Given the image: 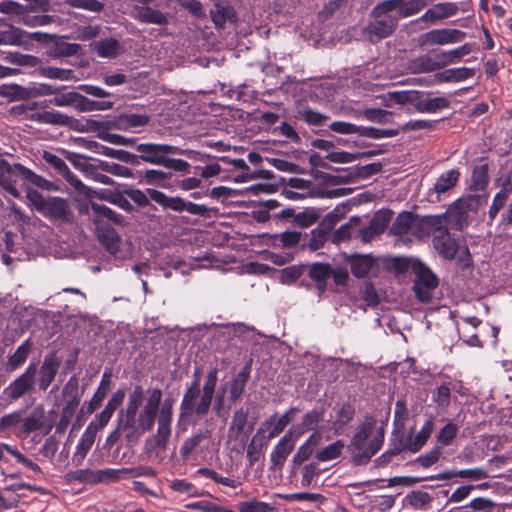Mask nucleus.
<instances>
[{
	"label": "nucleus",
	"mask_w": 512,
	"mask_h": 512,
	"mask_svg": "<svg viewBox=\"0 0 512 512\" xmlns=\"http://www.w3.org/2000/svg\"><path fill=\"white\" fill-rule=\"evenodd\" d=\"M148 392L149 397L138 416L133 414V425L120 426V423L118 424V429L126 432L125 437L129 443L137 442L145 432L150 431L154 426L162 399V391L155 388Z\"/></svg>",
	"instance_id": "obj_1"
},
{
	"label": "nucleus",
	"mask_w": 512,
	"mask_h": 512,
	"mask_svg": "<svg viewBox=\"0 0 512 512\" xmlns=\"http://www.w3.org/2000/svg\"><path fill=\"white\" fill-rule=\"evenodd\" d=\"M17 176L43 190L50 191L54 189L52 182L35 174L25 166L21 164L11 166L5 159L0 158V185L15 198L20 196L19 191L15 187L14 179Z\"/></svg>",
	"instance_id": "obj_2"
},
{
	"label": "nucleus",
	"mask_w": 512,
	"mask_h": 512,
	"mask_svg": "<svg viewBox=\"0 0 512 512\" xmlns=\"http://www.w3.org/2000/svg\"><path fill=\"white\" fill-rule=\"evenodd\" d=\"M374 429V423L366 422L355 433L350 445L352 459L355 464L360 465L368 462L381 448L384 439L383 432L378 431L372 437Z\"/></svg>",
	"instance_id": "obj_3"
},
{
	"label": "nucleus",
	"mask_w": 512,
	"mask_h": 512,
	"mask_svg": "<svg viewBox=\"0 0 512 512\" xmlns=\"http://www.w3.org/2000/svg\"><path fill=\"white\" fill-rule=\"evenodd\" d=\"M407 266L413 269L416 276L413 286L416 298L423 303L430 302L438 285L436 275L418 259H407Z\"/></svg>",
	"instance_id": "obj_4"
},
{
	"label": "nucleus",
	"mask_w": 512,
	"mask_h": 512,
	"mask_svg": "<svg viewBox=\"0 0 512 512\" xmlns=\"http://www.w3.org/2000/svg\"><path fill=\"white\" fill-rule=\"evenodd\" d=\"M26 197L29 204L44 216L54 220L68 219L69 208L65 200L56 197L45 198L34 189H29Z\"/></svg>",
	"instance_id": "obj_5"
},
{
	"label": "nucleus",
	"mask_w": 512,
	"mask_h": 512,
	"mask_svg": "<svg viewBox=\"0 0 512 512\" xmlns=\"http://www.w3.org/2000/svg\"><path fill=\"white\" fill-rule=\"evenodd\" d=\"M466 37V33L455 28H440L430 30L418 38V43L422 47L434 45H449L462 42Z\"/></svg>",
	"instance_id": "obj_6"
},
{
	"label": "nucleus",
	"mask_w": 512,
	"mask_h": 512,
	"mask_svg": "<svg viewBox=\"0 0 512 512\" xmlns=\"http://www.w3.org/2000/svg\"><path fill=\"white\" fill-rule=\"evenodd\" d=\"M424 6L422 0H386L377 4L378 14L392 13L397 21L418 13Z\"/></svg>",
	"instance_id": "obj_7"
},
{
	"label": "nucleus",
	"mask_w": 512,
	"mask_h": 512,
	"mask_svg": "<svg viewBox=\"0 0 512 512\" xmlns=\"http://www.w3.org/2000/svg\"><path fill=\"white\" fill-rule=\"evenodd\" d=\"M330 130L335 133L342 135H353L357 134L362 137H368L372 139L388 138L396 135V131L383 130L373 127L357 126L350 122L345 121H334L329 125Z\"/></svg>",
	"instance_id": "obj_8"
},
{
	"label": "nucleus",
	"mask_w": 512,
	"mask_h": 512,
	"mask_svg": "<svg viewBox=\"0 0 512 512\" xmlns=\"http://www.w3.org/2000/svg\"><path fill=\"white\" fill-rule=\"evenodd\" d=\"M37 373V364L32 362L26 370L9 384L3 391V394L10 400H17L30 391L35 382Z\"/></svg>",
	"instance_id": "obj_9"
},
{
	"label": "nucleus",
	"mask_w": 512,
	"mask_h": 512,
	"mask_svg": "<svg viewBox=\"0 0 512 512\" xmlns=\"http://www.w3.org/2000/svg\"><path fill=\"white\" fill-rule=\"evenodd\" d=\"M377 5L372 10L374 22L366 28L371 41L386 38L396 29L398 21L392 13L378 14Z\"/></svg>",
	"instance_id": "obj_10"
},
{
	"label": "nucleus",
	"mask_w": 512,
	"mask_h": 512,
	"mask_svg": "<svg viewBox=\"0 0 512 512\" xmlns=\"http://www.w3.org/2000/svg\"><path fill=\"white\" fill-rule=\"evenodd\" d=\"M136 150L140 153L141 160L154 165H163L166 156L180 153L178 147L155 143L138 144Z\"/></svg>",
	"instance_id": "obj_11"
},
{
	"label": "nucleus",
	"mask_w": 512,
	"mask_h": 512,
	"mask_svg": "<svg viewBox=\"0 0 512 512\" xmlns=\"http://www.w3.org/2000/svg\"><path fill=\"white\" fill-rule=\"evenodd\" d=\"M43 159L46 163L55 168L78 192L85 196L91 195V189L85 186L84 183L77 178L63 159L50 152H45L43 154Z\"/></svg>",
	"instance_id": "obj_12"
},
{
	"label": "nucleus",
	"mask_w": 512,
	"mask_h": 512,
	"mask_svg": "<svg viewBox=\"0 0 512 512\" xmlns=\"http://www.w3.org/2000/svg\"><path fill=\"white\" fill-rule=\"evenodd\" d=\"M172 403L165 401L160 408L158 428L154 439L153 448L165 449L171 435Z\"/></svg>",
	"instance_id": "obj_13"
},
{
	"label": "nucleus",
	"mask_w": 512,
	"mask_h": 512,
	"mask_svg": "<svg viewBox=\"0 0 512 512\" xmlns=\"http://www.w3.org/2000/svg\"><path fill=\"white\" fill-rule=\"evenodd\" d=\"M86 98L77 92H67L56 95L54 98L45 100L43 102H31L19 105L20 109L24 111L36 110L38 108H46L48 105H55L58 107L79 106L84 103Z\"/></svg>",
	"instance_id": "obj_14"
},
{
	"label": "nucleus",
	"mask_w": 512,
	"mask_h": 512,
	"mask_svg": "<svg viewBox=\"0 0 512 512\" xmlns=\"http://www.w3.org/2000/svg\"><path fill=\"white\" fill-rule=\"evenodd\" d=\"M432 243L433 247L442 258L451 260L455 257L458 246L455 239L448 232V228L445 227V224L441 225V227L435 231Z\"/></svg>",
	"instance_id": "obj_15"
},
{
	"label": "nucleus",
	"mask_w": 512,
	"mask_h": 512,
	"mask_svg": "<svg viewBox=\"0 0 512 512\" xmlns=\"http://www.w3.org/2000/svg\"><path fill=\"white\" fill-rule=\"evenodd\" d=\"M445 224L442 216L430 215L420 217L414 215L411 235L417 239H424L430 234L434 235L435 231Z\"/></svg>",
	"instance_id": "obj_16"
},
{
	"label": "nucleus",
	"mask_w": 512,
	"mask_h": 512,
	"mask_svg": "<svg viewBox=\"0 0 512 512\" xmlns=\"http://www.w3.org/2000/svg\"><path fill=\"white\" fill-rule=\"evenodd\" d=\"M15 109L19 111V113H25L27 114V117L35 122L41 123V124H50V125H59V126H68L70 125L72 118L59 112V111H24L23 109H20L19 106H17Z\"/></svg>",
	"instance_id": "obj_17"
},
{
	"label": "nucleus",
	"mask_w": 512,
	"mask_h": 512,
	"mask_svg": "<svg viewBox=\"0 0 512 512\" xmlns=\"http://www.w3.org/2000/svg\"><path fill=\"white\" fill-rule=\"evenodd\" d=\"M440 216L444 218L445 227L450 225L457 230H462L467 225V205L464 201L457 200Z\"/></svg>",
	"instance_id": "obj_18"
},
{
	"label": "nucleus",
	"mask_w": 512,
	"mask_h": 512,
	"mask_svg": "<svg viewBox=\"0 0 512 512\" xmlns=\"http://www.w3.org/2000/svg\"><path fill=\"white\" fill-rule=\"evenodd\" d=\"M458 12V6L455 3L452 2H442L434 4L432 7H430L422 16L421 20L429 23L434 24L438 21L450 18L454 15H456Z\"/></svg>",
	"instance_id": "obj_19"
},
{
	"label": "nucleus",
	"mask_w": 512,
	"mask_h": 512,
	"mask_svg": "<svg viewBox=\"0 0 512 512\" xmlns=\"http://www.w3.org/2000/svg\"><path fill=\"white\" fill-rule=\"evenodd\" d=\"M60 367V360L55 353L45 356L39 370V388L46 390L54 381Z\"/></svg>",
	"instance_id": "obj_20"
},
{
	"label": "nucleus",
	"mask_w": 512,
	"mask_h": 512,
	"mask_svg": "<svg viewBox=\"0 0 512 512\" xmlns=\"http://www.w3.org/2000/svg\"><path fill=\"white\" fill-rule=\"evenodd\" d=\"M295 446L292 431H288L273 448L270 459L273 467H282Z\"/></svg>",
	"instance_id": "obj_21"
},
{
	"label": "nucleus",
	"mask_w": 512,
	"mask_h": 512,
	"mask_svg": "<svg viewBox=\"0 0 512 512\" xmlns=\"http://www.w3.org/2000/svg\"><path fill=\"white\" fill-rule=\"evenodd\" d=\"M460 177V172L457 169H451L443 172L435 181L433 188L429 191V197L436 195L439 200L442 194L449 192L453 189Z\"/></svg>",
	"instance_id": "obj_22"
},
{
	"label": "nucleus",
	"mask_w": 512,
	"mask_h": 512,
	"mask_svg": "<svg viewBox=\"0 0 512 512\" xmlns=\"http://www.w3.org/2000/svg\"><path fill=\"white\" fill-rule=\"evenodd\" d=\"M132 15L142 23L155 25H165L168 23V16L166 14L147 5L135 6Z\"/></svg>",
	"instance_id": "obj_23"
},
{
	"label": "nucleus",
	"mask_w": 512,
	"mask_h": 512,
	"mask_svg": "<svg viewBox=\"0 0 512 512\" xmlns=\"http://www.w3.org/2000/svg\"><path fill=\"white\" fill-rule=\"evenodd\" d=\"M45 420V411L42 407H35L29 414L23 410L21 435L27 436L40 429Z\"/></svg>",
	"instance_id": "obj_24"
},
{
	"label": "nucleus",
	"mask_w": 512,
	"mask_h": 512,
	"mask_svg": "<svg viewBox=\"0 0 512 512\" xmlns=\"http://www.w3.org/2000/svg\"><path fill=\"white\" fill-rule=\"evenodd\" d=\"M297 411L298 410L296 408H290L282 416H277L276 414H274L271 417H269L263 423V426L265 427L268 433V439H273L276 436H278L291 421V415L296 413Z\"/></svg>",
	"instance_id": "obj_25"
},
{
	"label": "nucleus",
	"mask_w": 512,
	"mask_h": 512,
	"mask_svg": "<svg viewBox=\"0 0 512 512\" xmlns=\"http://www.w3.org/2000/svg\"><path fill=\"white\" fill-rule=\"evenodd\" d=\"M143 393V388L141 386H136L134 388L133 392L129 396L126 410L120 416V426L133 425V414H137L138 412V408L142 403Z\"/></svg>",
	"instance_id": "obj_26"
},
{
	"label": "nucleus",
	"mask_w": 512,
	"mask_h": 512,
	"mask_svg": "<svg viewBox=\"0 0 512 512\" xmlns=\"http://www.w3.org/2000/svg\"><path fill=\"white\" fill-rule=\"evenodd\" d=\"M453 476H458L460 478L469 479V480H481L486 478L487 472L482 468H472V469H462L455 471H444L437 475H431L424 480H449Z\"/></svg>",
	"instance_id": "obj_27"
},
{
	"label": "nucleus",
	"mask_w": 512,
	"mask_h": 512,
	"mask_svg": "<svg viewBox=\"0 0 512 512\" xmlns=\"http://www.w3.org/2000/svg\"><path fill=\"white\" fill-rule=\"evenodd\" d=\"M148 193L153 201L165 208H169L177 212L185 211L186 201L180 197H169L163 192L154 189L148 190Z\"/></svg>",
	"instance_id": "obj_28"
},
{
	"label": "nucleus",
	"mask_w": 512,
	"mask_h": 512,
	"mask_svg": "<svg viewBox=\"0 0 512 512\" xmlns=\"http://www.w3.org/2000/svg\"><path fill=\"white\" fill-rule=\"evenodd\" d=\"M434 430V423L431 419L425 421L419 432L407 443V449L413 453L418 452L427 442Z\"/></svg>",
	"instance_id": "obj_29"
},
{
	"label": "nucleus",
	"mask_w": 512,
	"mask_h": 512,
	"mask_svg": "<svg viewBox=\"0 0 512 512\" xmlns=\"http://www.w3.org/2000/svg\"><path fill=\"white\" fill-rule=\"evenodd\" d=\"M449 100L445 97H426L417 99L415 109L421 113H435L449 107Z\"/></svg>",
	"instance_id": "obj_30"
},
{
	"label": "nucleus",
	"mask_w": 512,
	"mask_h": 512,
	"mask_svg": "<svg viewBox=\"0 0 512 512\" xmlns=\"http://www.w3.org/2000/svg\"><path fill=\"white\" fill-rule=\"evenodd\" d=\"M110 384H111V372L105 371L102 375V379L100 382V385L94 395L92 396L91 400L89 401L87 412L89 414L93 413L101 404V402L106 397L107 393L110 390Z\"/></svg>",
	"instance_id": "obj_31"
},
{
	"label": "nucleus",
	"mask_w": 512,
	"mask_h": 512,
	"mask_svg": "<svg viewBox=\"0 0 512 512\" xmlns=\"http://www.w3.org/2000/svg\"><path fill=\"white\" fill-rule=\"evenodd\" d=\"M88 147L97 149L96 152L104 156L118 159L127 163H133L136 159V156L128 151L102 146L95 141H90Z\"/></svg>",
	"instance_id": "obj_32"
},
{
	"label": "nucleus",
	"mask_w": 512,
	"mask_h": 512,
	"mask_svg": "<svg viewBox=\"0 0 512 512\" xmlns=\"http://www.w3.org/2000/svg\"><path fill=\"white\" fill-rule=\"evenodd\" d=\"M380 169H381L380 164L372 163V164H368V165L361 167L357 173L348 172L344 175L329 176V179L334 184L349 183L357 175L367 177L372 174L378 173L380 171Z\"/></svg>",
	"instance_id": "obj_33"
},
{
	"label": "nucleus",
	"mask_w": 512,
	"mask_h": 512,
	"mask_svg": "<svg viewBox=\"0 0 512 512\" xmlns=\"http://www.w3.org/2000/svg\"><path fill=\"white\" fill-rule=\"evenodd\" d=\"M475 71L473 68L459 67L451 68L438 74V80L440 82H461L473 77Z\"/></svg>",
	"instance_id": "obj_34"
},
{
	"label": "nucleus",
	"mask_w": 512,
	"mask_h": 512,
	"mask_svg": "<svg viewBox=\"0 0 512 512\" xmlns=\"http://www.w3.org/2000/svg\"><path fill=\"white\" fill-rule=\"evenodd\" d=\"M96 435L97 433H95L94 426L88 425L76 446V457H79L80 459H84L86 457L95 442Z\"/></svg>",
	"instance_id": "obj_35"
},
{
	"label": "nucleus",
	"mask_w": 512,
	"mask_h": 512,
	"mask_svg": "<svg viewBox=\"0 0 512 512\" xmlns=\"http://www.w3.org/2000/svg\"><path fill=\"white\" fill-rule=\"evenodd\" d=\"M407 69L413 74L429 73L435 71L430 53L422 54L410 59L407 63Z\"/></svg>",
	"instance_id": "obj_36"
},
{
	"label": "nucleus",
	"mask_w": 512,
	"mask_h": 512,
	"mask_svg": "<svg viewBox=\"0 0 512 512\" xmlns=\"http://www.w3.org/2000/svg\"><path fill=\"white\" fill-rule=\"evenodd\" d=\"M95 51L100 57L113 58L121 52V45L116 39L106 38L95 43Z\"/></svg>",
	"instance_id": "obj_37"
},
{
	"label": "nucleus",
	"mask_w": 512,
	"mask_h": 512,
	"mask_svg": "<svg viewBox=\"0 0 512 512\" xmlns=\"http://www.w3.org/2000/svg\"><path fill=\"white\" fill-rule=\"evenodd\" d=\"M321 435L313 433L298 449L293 457L295 463L301 464L306 461L313 453L314 448L319 444Z\"/></svg>",
	"instance_id": "obj_38"
},
{
	"label": "nucleus",
	"mask_w": 512,
	"mask_h": 512,
	"mask_svg": "<svg viewBox=\"0 0 512 512\" xmlns=\"http://www.w3.org/2000/svg\"><path fill=\"white\" fill-rule=\"evenodd\" d=\"M413 219L414 214L410 212L400 213L391 226V233L399 236L411 234Z\"/></svg>",
	"instance_id": "obj_39"
},
{
	"label": "nucleus",
	"mask_w": 512,
	"mask_h": 512,
	"mask_svg": "<svg viewBox=\"0 0 512 512\" xmlns=\"http://www.w3.org/2000/svg\"><path fill=\"white\" fill-rule=\"evenodd\" d=\"M22 416L23 410H17L12 413L3 415L0 418V430H13L18 435H21Z\"/></svg>",
	"instance_id": "obj_40"
},
{
	"label": "nucleus",
	"mask_w": 512,
	"mask_h": 512,
	"mask_svg": "<svg viewBox=\"0 0 512 512\" xmlns=\"http://www.w3.org/2000/svg\"><path fill=\"white\" fill-rule=\"evenodd\" d=\"M31 351V344L29 340L24 341L16 351L9 357L7 366L11 371L16 370L26 361Z\"/></svg>",
	"instance_id": "obj_41"
},
{
	"label": "nucleus",
	"mask_w": 512,
	"mask_h": 512,
	"mask_svg": "<svg viewBox=\"0 0 512 512\" xmlns=\"http://www.w3.org/2000/svg\"><path fill=\"white\" fill-rule=\"evenodd\" d=\"M200 396V389L198 388V382L193 381L190 387L186 390L183 399L181 401V415L185 416L191 414V409L196 403V400Z\"/></svg>",
	"instance_id": "obj_42"
},
{
	"label": "nucleus",
	"mask_w": 512,
	"mask_h": 512,
	"mask_svg": "<svg viewBox=\"0 0 512 512\" xmlns=\"http://www.w3.org/2000/svg\"><path fill=\"white\" fill-rule=\"evenodd\" d=\"M38 73L44 78L58 79L62 81L72 80L74 75V72L71 69H64L53 66L40 67Z\"/></svg>",
	"instance_id": "obj_43"
},
{
	"label": "nucleus",
	"mask_w": 512,
	"mask_h": 512,
	"mask_svg": "<svg viewBox=\"0 0 512 512\" xmlns=\"http://www.w3.org/2000/svg\"><path fill=\"white\" fill-rule=\"evenodd\" d=\"M238 509L239 512H279L277 507L257 499L240 502Z\"/></svg>",
	"instance_id": "obj_44"
},
{
	"label": "nucleus",
	"mask_w": 512,
	"mask_h": 512,
	"mask_svg": "<svg viewBox=\"0 0 512 512\" xmlns=\"http://www.w3.org/2000/svg\"><path fill=\"white\" fill-rule=\"evenodd\" d=\"M343 448L344 442L342 440H337L318 451L316 459L321 462L334 460L341 455Z\"/></svg>",
	"instance_id": "obj_45"
},
{
	"label": "nucleus",
	"mask_w": 512,
	"mask_h": 512,
	"mask_svg": "<svg viewBox=\"0 0 512 512\" xmlns=\"http://www.w3.org/2000/svg\"><path fill=\"white\" fill-rule=\"evenodd\" d=\"M372 267L370 258L366 256H355L350 260L351 273L357 278L365 277Z\"/></svg>",
	"instance_id": "obj_46"
},
{
	"label": "nucleus",
	"mask_w": 512,
	"mask_h": 512,
	"mask_svg": "<svg viewBox=\"0 0 512 512\" xmlns=\"http://www.w3.org/2000/svg\"><path fill=\"white\" fill-rule=\"evenodd\" d=\"M235 16L234 11L230 7H224L217 5L214 10L211 11V18L216 27L223 28L227 20H232Z\"/></svg>",
	"instance_id": "obj_47"
},
{
	"label": "nucleus",
	"mask_w": 512,
	"mask_h": 512,
	"mask_svg": "<svg viewBox=\"0 0 512 512\" xmlns=\"http://www.w3.org/2000/svg\"><path fill=\"white\" fill-rule=\"evenodd\" d=\"M249 377V373L246 371L239 372L237 376L233 379L230 385V398L233 401L238 400L245 388Z\"/></svg>",
	"instance_id": "obj_48"
},
{
	"label": "nucleus",
	"mask_w": 512,
	"mask_h": 512,
	"mask_svg": "<svg viewBox=\"0 0 512 512\" xmlns=\"http://www.w3.org/2000/svg\"><path fill=\"white\" fill-rule=\"evenodd\" d=\"M80 402L79 398L73 399L70 403H68L62 410L61 417L59 422L56 424L57 432H64L70 419L75 411V408L78 406Z\"/></svg>",
	"instance_id": "obj_49"
},
{
	"label": "nucleus",
	"mask_w": 512,
	"mask_h": 512,
	"mask_svg": "<svg viewBox=\"0 0 512 512\" xmlns=\"http://www.w3.org/2000/svg\"><path fill=\"white\" fill-rule=\"evenodd\" d=\"M23 31L11 27L9 30L0 32V45L18 46L22 43Z\"/></svg>",
	"instance_id": "obj_50"
},
{
	"label": "nucleus",
	"mask_w": 512,
	"mask_h": 512,
	"mask_svg": "<svg viewBox=\"0 0 512 512\" xmlns=\"http://www.w3.org/2000/svg\"><path fill=\"white\" fill-rule=\"evenodd\" d=\"M247 423V412H245L243 409L237 410L233 417L232 421L229 427V433L231 435H234L235 437L239 436Z\"/></svg>",
	"instance_id": "obj_51"
},
{
	"label": "nucleus",
	"mask_w": 512,
	"mask_h": 512,
	"mask_svg": "<svg viewBox=\"0 0 512 512\" xmlns=\"http://www.w3.org/2000/svg\"><path fill=\"white\" fill-rule=\"evenodd\" d=\"M99 239L111 254H115L118 251L119 239L113 229H106L104 232H101Z\"/></svg>",
	"instance_id": "obj_52"
},
{
	"label": "nucleus",
	"mask_w": 512,
	"mask_h": 512,
	"mask_svg": "<svg viewBox=\"0 0 512 512\" xmlns=\"http://www.w3.org/2000/svg\"><path fill=\"white\" fill-rule=\"evenodd\" d=\"M450 393V383L444 382L437 387L436 392L433 395V400L439 407L447 408L450 405Z\"/></svg>",
	"instance_id": "obj_53"
},
{
	"label": "nucleus",
	"mask_w": 512,
	"mask_h": 512,
	"mask_svg": "<svg viewBox=\"0 0 512 512\" xmlns=\"http://www.w3.org/2000/svg\"><path fill=\"white\" fill-rule=\"evenodd\" d=\"M509 193L510 190L508 188H503L494 196L492 205L489 209L490 219H494L498 212L503 208L509 198Z\"/></svg>",
	"instance_id": "obj_54"
},
{
	"label": "nucleus",
	"mask_w": 512,
	"mask_h": 512,
	"mask_svg": "<svg viewBox=\"0 0 512 512\" xmlns=\"http://www.w3.org/2000/svg\"><path fill=\"white\" fill-rule=\"evenodd\" d=\"M322 419H323V413H322V411H320L318 409H314V410L306 413L302 419L301 433L315 429Z\"/></svg>",
	"instance_id": "obj_55"
},
{
	"label": "nucleus",
	"mask_w": 512,
	"mask_h": 512,
	"mask_svg": "<svg viewBox=\"0 0 512 512\" xmlns=\"http://www.w3.org/2000/svg\"><path fill=\"white\" fill-rule=\"evenodd\" d=\"M458 428L454 423H447L439 432L437 442L442 446H448L456 437Z\"/></svg>",
	"instance_id": "obj_56"
},
{
	"label": "nucleus",
	"mask_w": 512,
	"mask_h": 512,
	"mask_svg": "<svg viewBox=\"0 0 512 512\" xmlns=\"http://www.w3.org/2000/svg\"><path fill=\"white\" fill-rule=\"evenodd\" d=\"M212 395L201 392L199 398L191 409V413L202 416L208 413L212 402Z\"/></svg>",
	"instance_id": "obj_57"
},
{
	"label": "nucleus",
	"mask_w": 512,
	"mask_h": 512,
	"mask_svg": "<svg viewBox=\"0 0 512 512\" xmlns=\"http://www.w3.org/2000/svg\"><path fill=\"white\" fill-rule=\"evenodd\" d=\"M312 182L310 180H306L303 178L298 177H291L288 179L287 184L284 188L300 191V192H307L308 195L313 196V193L311 191Z\"/></svg>",
	"instance_id": "obj_58"
},
{
	"label": "nucleus",
	"mask_w": 512,
	"mask_h": 512,
	"mask_svg": "<svg viewBox=\"0 0 512 512\" xmlns=\"http://www.w3.org/2000/svg\"><path fill=\"white\" fill-rule=\"evenodd\" d=\"M442 455L439 447H434L427 453L420 455L416 461L424 468H428L438 462Z\"/></svg>",
	"instance_id": "obj_59"
},
{
	"label": "nucleus",
	"mask_w": 512,
	"mask_h": 512,
	"mask_svg": "<svg viewBox=\"0 0 512 512\" xmlns=\"http://www.w3.org/2000/svg\"><path fill=\"white\" fill-rule=\"evenodd\" d=\"M310 276L318 282L325 281L331 276V267L328 264H313L310 268Z\"/></svg>",
	"instance_id": "obj_60"
},
{
	"label": "nucleus",
	"mask_w": 512,
	"mask_h": 512,
	"mask_svg": "<svg viewBox=\"0 0 512 512\" xmlns=\"http://www.w3.org/2000/svg\"><path fill=\"white\" fill-rule=\"evenodd\" d=\"M6 451L10 453L19 463L23 464L27 468L31 469L35 473H40V466L33 462L31 459L25 457L21 452L17 449L12 448L11 446H6Z\"/></svg>",
	"instance_id": "obj_61"
},
{
	"label": "nucleus",
	"mask_w": 512,
	"mask_h": 512,
	"mask_svg": "<svg viewBox=\"0 0 512 512\" xmlns=\"http://www.w3.org/2000/svg\"><path fill=\"white\" fill-rule=\"evenodd\" d=\"M319 475V469L316 464H308L302 468L301 485L309 487L314 478Z\"/></svg>",
	"instance_id": "obj_62"
},
{
	"label": "nucleus",
	"mask_w": 512,
	"mask_h": 512,
	"mask_svg": "<svg viewBox=\"0 0 512 512\" xmlns=\"http://www.w3.org/2000/svg\"><path fill=\"white\" fill-rule=\"evenodd\" d=\"M494 506V502L491 499L485 497L474 498L469 504L470 508L479 512H491Z\"/></svg>",
	"instance_id": "obj_63"
},
{
	"label": "nucleus",
	"mask_w": 512,
	"mask_h": 512,
	"mask_svg": "<svg viewBox=\"0 0 512 512\" xmlns=\"http://www.w3.org/2000/svg\"><path fill=\"white\" fill-rule=\"evenodd\" d=\"M301 276V272L298 268L291 266L283 269L279 274V281L282 284H292L296 282Z\"/></svg>",
	"instance_id": "obj_64"
}]
</instances>
